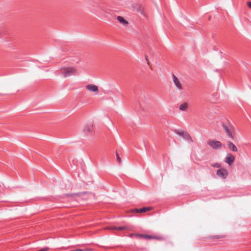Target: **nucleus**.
I'll use <instances>...</instances> for the list:
<instances>
[{"instance_id": "obj_1", "label": "nucleus", "mask_w": 251, "mask_h": 251, "mask_svg": "<svg viewBox=\"0 0 251 251\" xmlns=\"http://www.w3.org/2000/svg\"><path fill=\"white\" fill-rule=\"evenodd\" d=\"M76 69L74 67H63L61 68L59 74L63 75L64 77H67L76 74Z\"/></svg>"}, {"instance_id": "obj_8", "label": "nucleus", "mask_w": 251, "mask_h": 251, "mask_svg": "<svg viewBox=\"0 0 251 251\" xmlns=\"http://www.w3.org/2000/svg\"><path fill=\"white\" fill-rule=\"evenodd\" d=\"M235 157L230 153H228L225 158V162L230 165L234 161Z\"/></svg>"}, {"instance_id": "obj_13", "label": "nucleus", "mask_w": 251, "mask_h": 251, "mask_svg": "<svg viewBox=\"0 0 251 251\" xmlns=\"http://www.w3.org/2000/svg\"><path fill=\"white\" fill-rule=\"evenodd\" d=\"M117 20L122 25H126L128 24L127 21H126V20H125L121 16H118L117 18Z\"/></svg>"}, {"instance_id": "obj_9", "label": "nucleus", "mask_w": 251, "mask_h": 251, "mask_svg": "<svg viewBox=\"0 0 251 251\" xmlns=\"http://www.w3.org/2000/svg\"><path fill=\"white\" fill-rule=\"evenodd\" d=\"M151 209V208L150 207H144L140 209H137V208L133 209L132 210V211L133 212H135V213H145V212L150 211Z\"/></svg>"}, {"instance_id": "obj_21", "label": "nucleus", "mask_w": 251, "mask_h": 251, "mask_svg": "<svg viewBox=\"0 0 251 251\" xmlns=\"http://www.w3.org/2000/svg\"><path fill=\"white\" fill-rule=\"evenodd\" d=\"M146 60L147 61L148 65H150V63L149 62V60H148L147 57H146Z\"/></svg>"}, {"instance_id": "obj_19", "label": "nucleus", "mask_w": 251, "mask_h": 251, "mask_svg": "<svg viewBox=\"0 0 251 251\" xmlns=\"http://www.w3.org/2000/svg\"><path fill=\"white\" fill-rule=\"evenodd\" d=\"M78 194H67V196L68 197H73L74 196H78Z\"/></svg>"}, {"instance_id": "obj_17", "label": "nucleus", "mask_w": 251, "mask_h": 251, "mask_svg": "<svg viewBox=\"0 0 251 251\" xmlns=\"http://www.w3.org/2000/svg\"><path fill=\"white\" fill-rule=\"evenodd\" d=\"M116 157H117V161L118 163L120 164L121 163L122 160H121V158L119 156L118 153H116Z\"/></svg>"}, {"instance_id": "obj_2", "label": "nucleus", "mask_w": 251, "mask_h": 251, "mask_svg": "<svg viewBox=\"0 0 251 251\" xmlns=\"http://www.w3.org/2000/svg\"><path fill=\"white\" fill-rule=\"evenodd\" d=\"M223 127L228 137L233 139L234 136V128L229 123H223Z\"/></svg>"}, {"instance_id": "obj_16", "label": "nucleus", "mask_w": 251, "mask_h": 251, "mask_svg": "<svg viewBox=\"0 0 251 251\" xmlns=\"http://www.w3.org/2000/svg\"><path fill=\"white\" fill-rule=\"evenodd\" d=\"M211 166L213 167H215V168H220L221 165L220 163H214V164H212L211 165Z\"/></svg>"}, {"instance_id": "obj_3", "label": "nucleus", "mask_w": 251, "mask_h": 251, "mask_svg": "<svg viewBox=\"0 0 251 251\" xmlns=\"http://www.w3.org/2000/svg\"><path fill=\"white\" fill-rule=\"evenodd\" d=\"M133 236H135L137 237H140L142 238H144L148 240L151 239H157V240H162L163 239V237L161 236H152L148 234H131L130 235V237H132Z\"/></svg>"}, {"instance_id": "obj_7", "label": "nucleus", "mask_w": 251, "mask_h": 251, "mask_svg": "<svg viewBox=\"0 0 251 251\" xmlns=\"http://www.w3.org/2000/svg\"><path fill=\"white\" fill-rule=\"evenodd\" d=\"M83 131L85 134L88 135H92L94 131V128L93 126L91 125H86L84 128Z\"/></svg>"}, {"instance_id": "obj_14", "label": "nucleus", "mask_w": 251, "mask_h": 251, "mask_svg": "<svg viewBox=\"0 0 251 251\" xmlns=\"http://www.w3.org/2000/svg\"><path fill=\"white\" fill-rule=\"evenodd\" d=\"M114 229L117 230H130V228L127 226H120L114 227Z\"/></svg>"}, {"instance_id": "obj_11", "label": "nucleus", "mask_w": 251, "mask_h": 251, "mask_svg": "<svg viewBox=\"0 0 251 251\" xmlns=\"http://www.w3.org/2000/svg\"><path fill=\"white\" fill-rule=\"evenodd\" d=\"M86 89L91 92H96L98 91V87L94 84H89L86 86Z\"/></svg>"}, {"instance_id": "obj_18", "label": "nucleus", "mask_w": 251, "mask_h": 251, "mask_svg": "<svg viewBox=\"0 0 251 251\" xmlns=\"http://www.w3.org/2000/svg\"><path fill=\"white\" fill-rule=\"evenodd\" d=\"M222 236H220V235H215V236H209V238L210 239L212 238V239H219L220 238H221Z\"/></svg>"}, {"instance_id": "obj_4", "label": "nucleus", "mask_w": 251, "mask_h": 251, "mask_svg": "<svg viewBox=\"0 0 251 251\" xmlns=\"http://www.w3.org/2000/svg\"><path fill=\"white\" fill-rule=\"evenodd\" d=\"M216 174L219 177L226 179L228 175V173L226 169L221 168L217 170Z\"/></svg>"}, {"instance_id": "obj_10", "label": "nucleus", "mask_w": 251, "mask_h": 251, "mask_svg": "<svg viewBox=\"0 0 251 251\" xmlns=\"http://www.w3.org/2000/svg\"><path fill=\"white\" fill-rule=\"evenodd\" d=\"M173 82L175 83L176 87L178 90H182V85H181V84L179 79L174 74L173 75Z\"/></svg>"}, {"instance_id": "obj_6", "label": "nucleus", "mask_w": 251, "mask_h": 251, "mask_svg": "<svg viewBox=\"0 0 251 251\" xmlns=\"http://www.w3.org/2000/svg\"><path fill=\"white\" fill-rule=\"evenodd\" d=\"M175 132L178 135L182 136L183 138L187 140H190L191 138L189 134V133L186 131H179L178 130L176 129Z\"/></svg>"}, {"instance_id": "obj_5", "label": "nucleus", "mask_w": 251, "mask_h": 251, "mask_svg": "<svg viewBox=\"0 0 251 251\" xmlns=\"http://www.w3.org/2000/svg\"><path fill=\"white\" fill-rule=\"evenodd\" d=\"M208 144L213 149H220L222 146V144L220 141L214 140L209 141Z\"/></svg>"}, {"instance_id": "obj_20", "label": "nucleus", "mask_w": 251, "mask_h": 251, "mask_svg": "<svg viewBox=\"0 0 251 251\" xmlns=\"http://www.w3.org/2000/svg\"><path fill=\"white\" fill-rule=\"evenodd\" d=\"M248 6L249 8H251V1L248 2Z\"/></svg>"}, {"instance_id": "obj_12", "label": "nucleus", "mask_w": 251, "mask_h": 251, "mask_svg": "<svg viewBox=\"0 0 251 251\" xmlns=\"http://www.w3.org/2000/svg\"><path fill=\"white\" fill-rule=\"evenodd\" d=\"M227 146L229 150L232 151H237V148L235 146V145L232 143L231 142L229 141L227 142Z\"/></svg>"}, {"instance_id": "obj_15", "label": "nucleus", "mask_w": 251, "mask_h": 251, "mask_svg": "<svg viewBox=\"0 0 251 251\" xmlns=\"http://www.w3.org/2000/svg\"><path fill=\"white\" fill-rule=\"evenodd\" d=\"M188 108V104L187 102H184L179 106V109L182 111H186Z\"/></svg>"}]
</instances>
